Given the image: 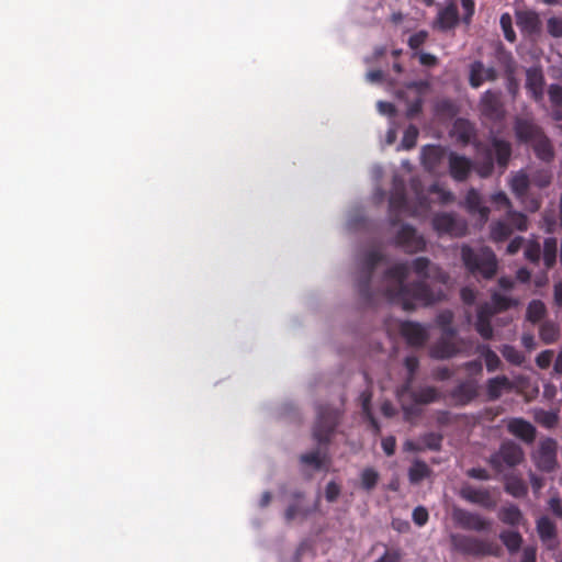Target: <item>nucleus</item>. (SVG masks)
I'll list each match as a JSON object with an SVG mask.
<instances>
[{
    "mask_svg": "<svg viewBox=\"0 0 562 562\" xmlns=\"http://www.w3.org/2000/svg\"><path fill=\"white\" fill-rule=\"evenodd\" d=\"M499 23L504 33V37L508 42L514 43L516 41V33L513 29L512 16L508 13L502 14Z\"/></svg>",
    "mask_w": 562,
    "mask_h": 562,
    "instance_id": "50",
    "label": "nucleus"
},
{
    "mask_svg": "<svg viewBox=\"0 0 562 562\" xmlns=\"http://www.w3.org/2000/svg\"><path fill=\"white\" fill-rule=\"evenodd\" d=\"M448 161L451 177L457 181H465L473 168L472 161L454 151L449 153Z\"/></svg>",
    "mask_w": 562,
    "mask_h": 562,
    "instance_id": "18",
    "label": "nucleus"
},
{
    "mask_svg": "<svg viewBox=\"0 0 562 562\" xmlns=\"http://www.w3.org/2000/svg\"><path fill=\"white\" fill-rule=\"evenodd\" d=\"M460 2L463 10L462 23L470 25L475 13V2L474 0H460Z\"/></svg>",
    "mask_w": 562,
    "mask_h": 562,
    "instance_id": "57",
    "label": "nucleus"
},
{
    "mask_svg": "<svg viewBox=\"0 0 562 562\" xmlns=\"http://www.w3.org/2000/svg\"><path fill=\"white\" fill-rule=\"evenodd\" d=\"M340 486L335 483V482H329L327 485H326V488H325V498L327 502L329 503H334L339 494H340Z\"/></svg>",
    "mask_w": 562,
    "mask_h": 562,
    "instance_id": "64",
    "label": "nucleus"
},
{
    "mask_svg": "<svg viewBox=\"0 0 562 562\" xmlns=\"http://www.w3.org/2000/svg\"><path fill=\"white\" fill-rule=\"evenodd\" d=\"M547 313L546 305L540 300L529 302L526 312V318L532 324L540 322Z\"/></svg>",
    "mask_w": 562,
    "mask_h": 562,
    "instance_id": "39",
    "label": "nucleus"
},
{
    "mask_svg": "<svg viewBox=\"0 0 562 562\" xmlns=\"http://www.w3.org/2000/svg\"><path fill=\"white\" fill-rule=\"evenodd\" d=\"M430 260L415 258L412 263L398 262L384 271L386 282L384 296L404 311H414L417 306L432 305L443 297L441 290L435 291L427 284Z\"/></svg>",
    "mask_w": 562,
    "mask_h": 562,
    "instance_id": "1",
    "label": "nucleus"
},
{
    "mask_svg": "<svg viewBox=\"0 0 562 562\" xmlns=\"http://www.w3.org/2000/svg\"><path fill=\"white\" fill-rule=\"evenodd\" d=\"M465 206L469 213L477 214L482 223L488 220L490 209L482 204V198L477 190L470 189L465 195Z\"/></svg>",
    "mask_w": 562,
    "mask_h": 562,
    "instance_id": "24",
    "label": "nucleus"
},
{
    "mask_svg": "<svg viewBox=\"0 0 562 562\" xmlns=\"http://www.w3.org/2000/svg\"><path fill=\"white\" fill-rule=\"evenodd\" d=\"M423 99L420 97H417L413 101L409 102L407 110H406V116L408 119L416 117L423 110Z\"/></svg>",
    "mask_w": 562,
    "mask_h": 562,
    "instance_id": "63",
    "label": "nucleus"
},
{
    "mask_svg": "<svg viewBox=\"0 0 562 562\" xmlns=\"http://www.w3.org/2000/svg\"><path fill=\"white\" fill-rule=\"evenodd\" d=\"M431 473L432 470L425 461L415 460L408 469V480L412 484H418L429 477Z\"/></svg>",
    "mask_w": 562,
    "mask_h": 562,
    "instance_id": "33",
    "label": "nucleus"
},
{
    "mask_svg": "<svg viewBox=\"0 0 562 562\" xmlns=\"http://www.w3.org/2000/svg\"><path fill=\"white\" fill-rule=\"evenodd\" d=\"M497 312L496 310L494 308V306L492 305L491 302H485V303H482L479 307H477V313H476V317L477 318H482V319H488L491 321L492 317L494 315H496Z\"/></svg>",
    "mask_w": 562,
    "mask_h": 562,
    "instance_id": "59",
    "label": "nucleus"
},
{
    "mask_svg": "<svg viewBox=\"0 0 562 562\" xmlns=\"http://www.w3.org/2000/svg\"><path fill=\"white\" fill-rule=\"evenodd\" d=\"M459 494L464 501L486 509H493L496 506V499L486 487H475L471 484H463Z\"/></svg>",
    "mask_w": 562,
    "mask_h": 562,
    "instance_id": "13",
    "label": "nucleus"
},
{
    "mask_svg": "<svg viewBox=\"0 0 562 562\" xmlns=\"http://www.w3.org/2000/svg\"><path fill=\"white\" fill-rule=\"evenodd\" d=\"M436 423L440 427L449 426L457 420V417L449 411H437L435 414Z\"/></svg>",
    "mask_w": 562,
    "mask_h": 562,
    "instance_id": "58",
    "label": "nucleus"
},
{
    "mask_svg": "<svg viewBox=\"0 0 562 562\" xmlns=\"http://www.w3.org/2000/svg\"><path fill=\"white\" fill-rule=\"evenodd\" d=\"M428 37V33L427 31H419V32H416L414 33L413 35L409 36L408 38V46L412 48V49H418L422 45H424V43L426 42Z\"/></svg>",
    "mask_w": 562,
    "mask_h": 562,
    "instance_id": "60",
    "label": "nucleus"
},
{
    "mask_svg": "<svg viewBox=\"0 0 562 562\" xmlns=\"http://www.w3.org/2000/svg\"><path fill=\"white\" fill-rule=\"evenodd\" d=\"M501 352L514 366H521L525 362V355L512 345H504Z\"/></svg>",
    "mask_w": 562,
    "mask_h": 562,
    "instance_id": "44",
    "label": "nucleus"
},
{
    "mask_svg": "<svg viewBox=\"0 0 562 562\" xmlns=\"http://www.w3.org/2000/svg\"><path fill=\"white\" fill-rule=\"evenodd\" d=\"M530 147L539 160L547 164L553 161L555 157L554 146L546 133L536 139Z\"/></svg>",
    "mask_w": 562,
    "mask_h": 562,
    "instance_id": "25",
    "label": "nucleus"
},
{
    "mask_svg": "<svg viewBox=\"0 0 562 562\" xmlns=\"http://www.w3.org/2000/svg\"><path fill=\"white\" fill-rule=\"evenodd\" d=\"M457 522L468 530L484 531L490 529L491 522L476 513L460 510L456 514Z\"/></svg>",
    "mask_w": 562,
    "mask_h": 562,
    "instance_id": "21",
    "label": "nucleus"
},
{
    "mask_svg": "<svg viewBox=\"0 0 562 562\" xmlns=\"http://www.w3.org/2000/svg\"><path fill=\"white\" fill-rule=\"evenodd\" d=\"M390 214H391V224L396 225L400 221V215L407 207V199L406 194L403 190H397L391 194L389 200Z\"/></svg>",
    "mask_w": 562,
    "mask_h": 562,
    "instance_id": "28",
    "label": "nucleus"
},
{
    "mask_svg": "<svg viewBox=\"0 0 562 562\" xmlns=\"http://www.w3.org/2000/svg\"><path fill=\"white\" fill-rule=\"evenodd\" d=\"M446 149L439 145H428L422 150V164L429 172H437L446 157Z\"/></svg>",
    "mask_w": 562,
    "mask_h": 562,
    "instance_id": "20",
    "label": "nucleus"
},
{
    "mask_svg": "<svg viewBox=\"0 0 562 562\" xmlns=\"http://www.w3.org/2000/svg\"><path fill=\"white\" fill-rule=\"evenodd\" d=\"M461 259L465 269L475 278L491 280L497 272V259L487 247L474 250L468 245L461 248Z\"/></svg>",
    "mask_w": 562,
    "mask_h": 562,
    "instance_id": "2",
    "label": "nucleus"
},
{
    "mask_svg": "<svg viewBox=\"0 0 562 562\" xmlns=\"http://www.w3.org/2000/svg\"><path fill=\"white\" fill-rule=\"evenodd\" d=\"M394 244L409 254L423 251L426 247L424 237L418 235L417 231L408 224L400 228L395 236Z\"/></svg>",
    "mask_w": 562,
    "mask_h": 562,
    "instance_id": "12",
    "label": "nucleus"
},
{
    "mask_svg": "<svg viewBox=\"0 0 562 562\" xmlns=\"http://www.w3.org/2000/svg\"><path fill=\"white\" fill-rule=\"evenodd\" d=\"M525 258L531 263H539L541 258V246L537 240H529L525 246Z\"/></svg>",
    "mask_w": 562,
    "mask_h": 562,
    "instance_id": "49",
    "label": "nucleus"
},
{
    "mask_svg": "<svg viewBox=\"0 0 562 562\" xmlns=\"http://www.w3.org/2000/svg\"><path fill=\"white\" fill-rule=\"evenodd\" d=\"M503 480L505 492L513 497L521 498L528 494V485L520 476L516 474H505Z\"/></svg>",
    "mask_w": 562,
    "mask_h": 562,
    "instance_id": "27",
    "label": "nucleus"
},
{
    "mask_svg": "<svg viewBox=\"0 0 562 562\" xmlns=\"http://www.w3.org/2000/svg\"><path fill=\"white\" fill-rule=\"evenodd\" d=\"M479 351L484 358L486 370L488 372H494L501 367V359L488 346L479 347Z\"/></svg>",
    "mask_w": 562,
    "mask_h": 562,
    "instance_id": "41",
    "label": "nucleus"
},
{
    "mask_svg": "<svg viewBox=\"0 0 562 562\" xmlns=\"http://www.w3.org/2000/svg\"><path fill=\"white\" fill-rule=\"evenodd\" d=\"M454 355V348L450 345H438L432 349V356L439 359L450 358Z\"/></svg>",
    "mask_w": 562,
    "mask_h": 562,
    "instance_id": "61",
    "label": "nucleus"
},
{
    "mask_svg": "<svg viewBox=\"0 0 562 562\" xmlns=\"http://www.w3.org/2000/svg\"><path fill=\"white\" fill-rule=\"evenodd\" d=\"M498 59H499L501 64L504 66L505 72H506L508 81H509L508 90L513 95H515L516 91L518 89V86L514 78V74L516 70V64L513 58V55L510 53H504L499 56Z\"/></svg>",
    "mask_w": 562,
    "mask_h": 562,
    "instance_id": "34",
    "label": "nucleus"
},
{
    "mask_svg": "<svg viewBox=\"0 0 562 562\" xmlns=\"http://www.w3.org/2000/svg\"><path fill=\"white\" fill-rule=\"evenodd\" d=\"M475 171L482 178H487L493 173L494 158L492 153H487L483 160L476 162Z\"/></svg>",
    "mask_w": 562,
    "mask_h": 562,
    "instance_id": "47",
    "label": "nucleus"
},
{
    "mask_svg": "<svg viewBox=\"0 0 562 562\" xmlns=\"http://www.w3.org/2000/svg\"><path fill=\"white\" fill-rule=\"evenodd\" d=\"M508 431L526 443H532L537 434L536 427L522 418L512 419L508 423Z\"/></svg>",
    "mask_w": 562,
    "mask_h": 562,
    "instance_id": "22",
    "label": "nucleus"
},
{
    "mask_svg": "<svg viewBox=\"0 0 562 562\" xmlns=\"http://www.w3.org/2000/svg\"><path fill=\"white\" fill-rule=\"evenodd\" d=\"M417 137H418L417 127L414 125H409L404 132L403 139H402V146L405 149H412L416 145Z\"/></svg>",
    "mask_w": 562,
    "mask_h": 562,
    "instance_id": "54",
    "label": "nucleus"
},
{
    "mask_svg": "<svg viewBox=\"0 0 562 562\" xmlns=\"http://www.w3.org/2000/svg\"><path fill=\"white\" fill-rule=\"evenodd\" d=\"M491 303L497 313L505 312L513 306H516L518 302L508 296L499 294L498 292L492 293Z\"/></svg>",
    "mask_w": 562,
    "mask_h": 562,
    "instance_id": "42",
    "label": "nucleus"
},
{
    "mask_svg": "<svg viewBox=\"0 0 562 562\" xmlns=\"http://www.w3.org/2000/svg\"><path fill=\"white\" fill-rule=\"evenodd\" d=\"M544 76L540 68L530 67L526 70V89L530 97L536 101L540 102L544 94Z\"/></svg>",
    "mask_w": 562,
    "mask_h": 562,
    "instance_id": "19",
    "label": "nucleus"
},
{
    "mask_svg": "<svg viewBox=\"0 0 562 562\" xmlns=\"http://www.w3.org/2000/svg\"><path fill=\"white\" fill-rule=\"evenodd\" d=\"M462 22L458 5L454 0H446L445 5L440 7L434 20L432 26L441 32L454 30Z\"/></svg>",
    "mask_w": 562,
    "mask_h": 562,
    "instance_id": "11",
    "label": "nucleus"
},
{
    "mask_svg": "<svg viewBox=\"0 0 562 562\" xmlns=\"http://www.w3.org/2000/svg\"><path fill=\"white\" fill-rule=\"evenodd\" d=\"M307 515H308V510L307 509L301 507L297 504H291L285 509L284 518H285L286 522H291L294 519H296L297 517L306 518Z\"/></svg>",
    "mask_w": 562,
    "mask_h": 562,
    "instance_id": "53",
    "label": "nucleus"
},
{
    "mask_svg": "<svg viewBox=\"0 0 562 562\" xmlns=\"http://www.w3.org/2000/svg\"><path fill=\"white\" fill-rule=\"evenodd\" d=\"M300 461L303 464L313 467L315 470H321L323 468V458L318 450L302 454L300 457Z\"/></svg>",
    "mask_w": 562,
    "mask_h": 562,
    "instance_id": "51",
    "label": "nucleus"
},
{
    "mask_svg": "<svg viewBox=\"0 0 562 562\" xmlns=\"http://www.w3.org/2000/svg\"><path fill=\"white\" fill-rule=\"evenodd\" d=\"M507 221L512 228L514 227L521 232L528 228L527 216L521 212L513 211L512 207L507 211Z\"/></svg>",
    "mask_w": 562,
    "mask_h": 562,
    "instance_id": "45",
    "label": "nucleus"
},
{
    "mask_svg": "<svg viewBox=\"0 0 562 562\" xmlns=\"http://www.w3.org/2000/svg\"><path fill=\"white\" fill-rule=\"evenodd\" d=\"M492 150L495 156V161L502 172L508 167L512 157V144L505 139L494 137L491 140Z\"/></svg>",
    "mask_w": 562,
    "mask_h": 562,
    "instance_id": "23",
    "label": "nucleus"
},
{
    "mask_svg": "<svg viewBox=\"0 0 562 562\" xmlns=\"http://www.w3.org/2000/svg\"><path fill=\"white\" fill-rule=\"evenodd\" d=\"M431 224L439 236L461 237L465 235L468 229L467 223L463 220H460L453 213L447 212L435 214Z\"/></svg>",
    "mask_w": 562,
    "mask_h": 562,
    "instance_id": "8",
    "label": "nucleus"
},
{
    "mask_svg": "<svg viewBox=\"0 0 562 562\" xmlns=\"http://www.w3.org/2000/svg\"><path fill=\"white\" fill-rule=\"evenodd\" d=\"M400 333L409 346L422 347L428 340L426 328L416 322H403L400 327Z\"/></svg>",
    "mask_w": 562,
    "mask_h": 562,
    "instance_id": "15",
    "label": "nucleus"
},
{
    "mask_svg": "<svg viewBox=\"0 0 562 562\" xmlns=\"http://www.w3.org/2000/svg\"><path fill=\"white\" fill-rule=\"evenodd\" d=\"M415 404L427 405L441 398L440 392L435 386H424L413 390L409 393Z\"/></svg>",
    "mask_w": 562,
    "mask_h": 562,
    "instance_id": "29",
    "label": "nucleus"
},
{
    "mask_svg": "<svg viewBox=\"0 0 562 562\" xmlns=\"http://www.w3.org/2000/svg\"><path fill=\"white\" fill-rule=\"evenodd\" d=\"M442 435L438 432L431 431L420 436V442L423 443V448L431 451H439L442 446Z\"/></svg>",
    "mask_w": 562,
    "mask_h": 562,
    "instance_id": "43",
    "label": "nucleus"
},
{
    "mask_svg": "<svg viewBox=\"0 0 562 562\" xmlns=\"http://www.w3.org/2000/svg\"><path fill=\"white\" fill-rule=\"evenodd\" d=\"M412 517H413V521L417 526L422 527L428 521V518H429L428 510L423 506H417L413 510Z\"/></svg>",
    "mask_w": 562,
    "mask_h": 562,
    "instance_id": "62",
    "label": "nucleus"
},
{
    "mask_svg": "<svg viewBox=\"0 0 562 562\" xmlns=\"http://www.w3.org/2000/svg\"><path fill=\"white\" fill-rule=\"evenodd\" d=\"M548 97L552 108H562V85L551 83L548 88Z\"/></svg>",
    "mask_w": 562,
    "mask_h": 562,
    "instance_id": "52",
    "label": "nucleus"
},
{
    "mask_svg": "<svg viewBox=\"0 0 562 562\" xmlns=\"http://www.w3.org/2000/svg\"><path fill=\"white\" fill-rule=\"evenodd\" d=\"M379 481V473L372 468H366L361 473V486L366 491L373 490Z\"/></svg>",
    "mask_w": 562,
    "mask_h": 562,
    "instance_id": "48",
    "label": "nucleus"
},
{
    "mask_svg": "<svg viewBox=\"0 0 562 562\" xmlns=\"http://www.w3.org/2000/svg\"><path fill=\"white\" fill-rule=\"evenodd\" d=\"M524 460V451L519 445L514 441H505L499 449L492 453L488 463L492 469L501 474L506 469L515 468Z\"/></svg>",
    "mask_w": 562,
    "mask_h": 562,
    "instance_id": "6",
    "label": "nucleus"
},
{
    "mask_svg": "<svg viewBox=\"0 0 562 562\" xmlns=\"http://www.w3.org/2000/svg\"><path fill=\"white\" fill-rule=\"evenodd\" d=\"M558 443L552 438H544L539 442L538 449L532 454L536 467L542 472H553L558 467Z\"/></svg>",
    "mask_w": 562,
    "mask_h": 562,
    "instance_id": "9",
    "label": "nucleus"
},
{
    "mask_svg": "<svg viewBox=\"0 0 562 562\" xmlns=\"http://www.w3.org/2000/svg\"><path fill=\"white\" fill-rule=\"evenodd\" d=\"M513 383L506 375H498L487 380L486 393L491 401L498 400L504 391H510Z\"/></svg>",
    "mask_w": 562,
    "mask_h": 562,
    "instance_id": "26",
    "label": "nucleus"
},
{
    "mask_svg": "<svg viewBox=\"0 0 562 562\" xmlns=\"http://www.w3.org/2000/svg\"><path fill=\"white\" fill-rule=\"evenodd\" d=\"M475 329L483 339H485V340L492 339L493 327H492L491 321L476 317Z\"/></svg>",
    "mask_w": 562,
    "mask_h": 562,
    "instance_id": "55",
    "label": "nucleus"
},
{
    "mask_svg": "<svg viewBox=\"0 0 562 562\" xmlns=\"http://www.w3.org/2000/svg\"><path fill=\"white\" fill-rule=\"evenodd\" d=\"M547 31L554 38L562 37V18L551 16L547 21Z\"/></svg>",
    "mask_w": 562,
    "mask_h": 562,
    "instance_id": "56",
    "label": "nucleus"
},
{
    "mask_svg": "<svg viewBox=\"0 0 562 562\" xmlns=\"http://www.w3.org/2000/svg\"><path fill=\"white\" fill-rule=\"evenodd\" d=\"M539 336L544 344H553L560 336V326L551 321L543 322L539 328Z\"/></svg>",
    "mask_w": 562,
    "mask_h": 562,
    "instance_id": "37",
    "label": "nucleus"
},
{
    "mask_svg": "<svg viewBox=\"0 0 562 562\" xmlns=\"http://www.w3.org/2000/svg\"><path fill=\"white\" fill-rule=\"evenodd\" d=\"M498 518L505 525L517 527L524 520V515L517 505L510 504L501 508Z\"/></svg>",
    "mask_w": 562,
    "mask_h": 562,
    "instance_id": "31",
    "label": "nucleus"
},
{
    "mask_svg": "<svg viewBox=\"0 0 562 562\" xmlns=\"http://www.w3.org/2000/svg\"><path fill=\"white\" fill-rule=\"evenodd\" d=\"M516 24L526 35H537L541 32L540 15L533 10H524L516 12Z\"/></svg>",
    "mask_w": 562,
    "mask_h": 562,
    "instance_id": "17",
    "label": "nucleus"
},
{
    "mask_svg": "<svg viewBox=\"0 0 562 562\" xmlns=\"http://www.w3.org/2000/svg\"><path fill=\"white\" fill-rule=\"evenodd\" d=\"M513 233V228L505 221H496L491 224V238L494 241H504Z\"/></svg>",
    "mask_w": 562,
    "mask_h": 562,
    "instance_id": "40",
    "label": "nucleus"
},
{
    "mask_svg": "<svg viewBox=\"0 0 562 562\" xmlns=\"http://www.w3.org/2000/svg\"><path fill=\"white\" fill-rule=\"evenodd\" d=\"M341 412L328 405H322L317 409V417L313 428V437L319 445H326L339 423Z\"/></svg>",
    "mask_w": 562,
    "mask_h": 562,
    "instance_id": "5",
    "label": "nucleus"
},
{
    "mask_svg": "<svg viewBox=\"0 0 562 562\" xmlns=\"http://www.w3.org/2000/svg\"><path fill=\"white\" fill-rule=\"evenodd\" d=\"M558 241L554 237H548L543 241V262L550 269L557 261Z\"/></svg>",
    "mask_w": 562,
    "mask_h": 562,
    "instance_id": "38",
    "label": "nucleus"
},
{
    "mask_svg": "<svg viewBox=\"0 0 562 562\" xmlns=\"http://www.w3.org/2000/svg\"><path fill=\"white\" fill-rule=\"evenodd\" d=\"M499 539L510 554L518 552L522 544V536L518 531L504 530L499 533Z\"/></svg>",
    "mask_w": 562,
    "mask_h": 562,
    "instance_id": "36",
    "label": "nucleus"
},
{
    "mask_svg": "<svg viewBox=\"0 0 562 562\" xmlns=\"http://www.w3.org/2000/svg\"><path fill=\"white\" fill-rule=\"evenodd\" d=\"M479 109L486 120L494 123L505 119V105L502 100V92L495 90H486L480 98Z\"/></svg>",
    "mask_w": 562,
    "mask_h": 562,
    "instance_id": "7",
    "label": "nucleus"
},
{
    "mask_svg": "<svg viewBox=\"0 0 562 562\" xmlns=\"http://www.w3.org/2000/svg\"><path fill=\"white\" fill-rule=\"evenodd\" d=\"M453 132L459 142L469 144L475 136V128L473 124L465 119H458L453 124Z\"/></svg>",
    "mask_w": 562,
    "mask_h": 562,
    "instance_id": "32",
    "label": "nucleus"
},
{
    "mask_svg": "<svg viewBox=\"0 0 562 562\" xmlns=\"http://www.w3.org/2000/svg\"><path fill=\"white\" fill-rule=\"evenodd\" d=\"M452 322H453V313L448 310L442 311L436 317L437 325L447 335H454V329L452 328Z\"/></svg>",
    "mask_w": 562,
    "mask_h": 562,
    "instance_id": "46",
    "label": "nucleus"
},
{
    "mask_svg": "<svg viewBox=\"0 0 562 562\" xmlns=\"http://www.w3.org/2000/svg\"><path fill=\"white\" fill-rule=\"evenodd\" d=\"M509 187L515 196L522 201L528 193L530 179L524 170H520L513 175Z\"/></svg>",
    "mask_w": 562,
    "mask_h": 562,
    "instance_id": "30",
    "label": "nucleus"
},
{
    "mask_svg": "<svg viewBox=\"0 0 562 562\" xmlns=\"http://www.w3.org/2000/svg\"><path fill=\"white\" fill-rule=\"evenodd\" d=\"M448 395L454 406H465L477 397V384L473 380L461 381Z\"/></svg>",
    "mask_w": 562,
    "mask_h": 562,
    "instance_id": "14",
    "label": "nucleus"
},
{
    "mask_svg": "<svg viewBox=\"0 0 562 562\" xmlns=\"http://www.w3.org/2000/svg\"><path fill=\"white\" fill-rule=\"evenodd\" d=\"M452 543L459 552L468 555L497 558L502 555V548L498 543L473 536H453Z\"/></svg>",
    "mask_w": 562,
    "mask_h": 562,
    "instance_id": "3",
    "label": "nucleus"
},
{
    "mask_svg": "<svg viewBox=\"0 0 562 562\" xmlns=\"http://www.w3.org/2000/svg\"><path fill=\"white\" fill-rule=\"evenodd\" d=\"M513 130L517 142L529 146L546 133L532 117L517 116Z\"/></svg>",
    "mask_w": 562,
    "mask_h": 562,
    "instance_id": "10",
    "label": "nucleus"
},
{
    "mask_svg": "<svg viewBox=\"0 0 562 562\" xmlns=\"http://www.w3.org/2000/svg\"><path fill=\"white\" fill-rule=\"evenodd\" d=\"M536 529L542 542H548L557 537V526L547 516L537 520Z\"/></svg>",
    "mask_w": 562,
    "mask_h": 562,
    "instance_id": "35",
    "label": "nucleus"
},
{
    "mask_svg": "<svg viewBox=\"0 0 562 562\" xmlns=\"http://www.w3.org/2000/svg\"><path fill=\"white\" fill-rule=\"evenodd\" d=\"M498 74L493 67H485L481 60H475L470 66L469 83L472 88H480L485 81H495Z\"/></svg>",
    "mask_w": 562,
    "mask_h": 562,
    "instance_id": "16",
    "label": "nucleus"
},
{
    "mask_svg": "<svg viewBox=\"0 0 562 562\" xmlns=\"http://www.w3.org/2000/svg\"><path fill=\"white\" fill-rule=\"evenodd\" d=\"M384 259V255L376 249L369 250L363 257L362 267L357 278V291L360 299L367 304H370L373 300V292L371 289L373 273L378 265Z\"/></svg>",
    "mask_w": 562,
    "mask_h": 562,
    "instance_id": "4",
    "label": "nucleus"
}]
</instances>
